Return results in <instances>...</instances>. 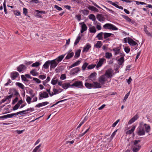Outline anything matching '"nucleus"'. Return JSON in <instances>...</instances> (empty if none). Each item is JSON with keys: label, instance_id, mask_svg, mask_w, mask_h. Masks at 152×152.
Here are the masks:
<instances>
[{"label": "nucleus", "instance_id": "obj_15", "mask_svg": "<svg viewBox=\"0 0 152 152\" xmlns=\"http://www.w3.org/2000/svg\"><path fill=\"white\" fill-rule=\"evenodd\" d=\"M128 43L131 45L134 46L137 45V43L131 38H128Z\"/></svg>", "mask_w": 152, "mask_h": 152}, {"label": "nucleus", "instance_id": "obj_23", "mask_svg": "<svg viewBox=\"0 0 152 152\" xmlns=\"http://www.w3.org/2000/svg\"><path fill=\"white\" fill-rule=\"evenodd\" d=\"M65 55L60 56L54 59V60H56V61H57L58 64L62 60L64 57Z\"/></svg>", "mask_w": 152, "mask_h": 152}, {"label": "nucleus", "instance_id": "obj_24", "mask_svg": "<svg viewBox=\"0 0 152 152\" xmlns=\"http://www.w3.org/2000/svg\"><path fill=\"white\" fill-rule=\"evenodd\" d=\"M50 60L46 61L43 65V68L46 69H48L50 64Z\"/></svg>", "mask_w": 152, "mask_h": 152}, {"label": "nucleus", "instance_id": "obj_12", "mask_svg": "<svg viewBox=\"0 0 152 152\" xmlns=\"http://www.w3.org/2000/svg\"><path fill=\"white\" fill-rule=\"evenodd\" d=\"M80 24H82L81 26V33H83L84 31H86L87 30V27L86 26V24L84 23L83 22L82 23H80Z\"/></svg>", "mask_w": 152, "mask_h": 152}, {"label": "nucleus", "instance_id": "obj_2", "mask_svg": "<svg viewBox=\"0 0 152 152\" xmlns=\"http://www.w3.org/2000/svg\"><path fill=\"white\" fill-rule=\"evenodd\" d=\"M113 74V71L111 69H110L106 71L104 75L108 79L112 77Z\"/></svg>", "mask_w": 152, "mask_h": 152}, {"label": "nucleus", "instance_id": "obj_48", "mask_svg": "<svg viewBox=\"0 0 152 152\" xmlns=\"http://www.w3.org/2000/svg\"><path fill=\"white\" fill-rule=\"evenodd\" d=\"M88 65V63L87 62L85 63L82 66V69L83 70H84Z\"/></svg>", "mask_w": 152, "mask_h": 152}, {"label": "nucleus", "instance_id": "obj_31", "mask_svg": "<svg viewBox=\"0 0 152 152\" xmlns=\"http://www.w3.org/2000/svg\"><path fill=\"white\" fill-rule=\"evenodd\" d=\"M88 8L91 11L97 12L98 11V10L95 7L92 6H89Z\"/></svg>", "mask_w": 152, "mask_h": 152}, {"label": "nucleus", "instance_id": "obj_17", "mask_svg": "<svg viewBox=\"0 0 152 152\" xmlns=\"http://www.w3.org/2000/svg\"><path fill=\"white\" fill-rule=\"evenodd\" d=\"M91 48V45L89 43H87L84 47L83 51V52H87Z\"/></svg>", "mask_w": 152, "mask_h": 152}, {"label": "nucleus", "instance_id": "obj_43", "mask_svg": "<svg viewBox=\"0 0 152 152\" xmlns=\"http://www.w3.org/2000/svg\"><path fill=\"white\" fill-rule=\"evenodd\" d=\"M25 112H26V110H23L21 111H20L15 113H13L14 116L17 115L19 114H25L24 113Z\"/></svg>", "mask_w": 152, "mask_h": 152}, {"label": "nucleus", "instance_id": "obj_58", "mask_svg": "<svg viewBox=\"0 0 152 152\" xmlns=\"http://www.w3.org/2000/svg\"><path fill=\"white\" fill-rule=\"evenodd\" d=\"M14 14L15 15L19 16L20 15V12L18 10H16L15 11Z\"/></svg>", "mask_w": 152, "mask_h": 152}, {"label": "nucleus", "instance_id": "obj_56", "mask_svg": "<svg viewBox=\"0 0 152 152\" xmlns=\"http://www.w3.org/2000/svg\"><path fill=\"white\" fill-rule=\"evenodd\" d=\"M35 11L38 14H39V13L45 14L46 13L44 11H40L36 10Z\"/></svg>", "mask_w": 152, "mask_h": 152}, {"label": "nucleus", "instance_id": "obj_51", "mask_svg": "<svg viewBox=\"0 0 152 152\" xmlns=\"http://www.w3.org/2000/svg\"><path fill=\"white\" fill-rule=\"evenodd\" d=\"M13 91L14 92V95L17 96L18 95H19V94L18 93V91L17 90L15 89L14 88L13 89Z\"/></svg>", "mask_w": 152, "mask_h": 152}, {"label": "nucleus", "instance_id": "obj_63", "mask_svg": "<svg viewBox=\"0 0 152 152\" xmlns=\"http://www.w3.org/2000/svg\"><path fill=\"white\" fill-rule=\"evenodd\" d=\"M21 78L22 80L24 81H28V80L26 78V77L23 75H21Z\"/></svg>", "mask_w": 152, "mask_h": 152}, {"label": "nucleus", "instance_id": "obj_35", "mask_svg": "<svg viewBox=\"0 0 152 152\" xmlns=\"http://www.w3.org/2000/svg\"><path fill=\"white\" fill-rule=\"evenodd\" d=\"M89 31L91 33H95L96 32V30L95 27L94 26L90 27L89 28Z\"/></svg>", "mask_w": 152, "mask_h": 152}, {"label": "nucleus", "instance_id": "obj_33", "mask_svg": "<svg viewBox=\"0 0 152 152\" xmlns=\"http://www.w3.org/2000/svg\"><path fill=\"white\" fill-rule=\"evenodd\" d=\"M74 53L73 52L71 53H68L67 56H66L65 58L68 59L72 58L74 56Z\"/></svg>", "mask_w": 152, "mask_h": 152}, {"label": "nucleus", "instance_id": "obj_40", "mask_svg": "<svg viewBox=\"0 0 152 152\" xmlns=\"http://www.w3.org/2000/svg\"><path fill=\"white\" fill-rule=\"evenodd\" d=\"M88 17L89 19L92 20L93 21H95L96 20L95 15L93 14L89 15Z\"/></svg>", "mask_w": 152, "mask_h": 152}, {"label": "nucleus", "instance_id": "obj_27", "mask_svg": "<svg viewBox=\"0 0 152 152\" xmlns=\"http://www.w3.org/2000/svg\"><path fill=\"white\" fill-rule=\"evenodd\" d=\"M135 126H134L132 127L131 129L127 131L126 132V134H130L133 133L135 129Z\"/></svg>", "mask_w": 152, "mask_h": 152}, {"label": "nucleus", "instance_id": "obj_16", "mask_svg": "<svg viewBox=\"0 0 152 152\" xmlns=\"http://www.w3.org/2000/svg\"><path fill=\"white\" fill-rule=\"evenodd\" d=\"M93 88H100L102 87L101 84L99 82V83L97 82H93Z\"/></svg>", "mask_w": 152, "mask_h": 152}, {"label": "nucleus", "instance_id": "obj_39", "mask_svg": "<svg viewBox=\"0 0 152 152\" xmlns=\"http://www.w3.org/2000/svg\"><path fill=\"white\" fill-rule=\"evenodd\" d=\"M81 38V37L80 36H78L77 37L75 42L74 43V45L75 46L77 45V44L79 43L80 41Z\"/></svg>", "mask_w": 152, "mask_h": 152}, {"label": "nucleus", "instance_id": "obj_4", "mask_svg": "<svg viewBox=\"0 0 152 152\" xmlns=\"http://www.w3.org/2000/svg\"><path fill=\"white\" fill-rule=\"evenodd\" d=\"M71 86H75L78 88H82L83 87V83L81 81H76L72 84Z\"/></svg>", "mask_w": 152, "mask_h": 152}, {"label": "nucleus", "instance_id": "obj_55", "mask_svg": "<svg viewBox=\"0 0 152 152\" xmlns=\"http://www.w3.org/2000/svg\"><path fill=\"white\" fill-rule=\"evenodd\" d=\"M33 80L35 81L37 83H41V81L37 78H33Z\"/></svg>", "mask_w": 152, "mask_h": 152}, {"label": "nucleus", "instance_id": "obj_13", "mask_svg": "<svg viewBox=\"0 0 152 152\" xmlns=\"http://www.w3.org/2000/svg\"><path fill=\"white\" fill-rule=\"evenodd\" d=\"M96 18L100 22H103L105 20V18L103 15L101 14H98L96 16Z\"/></svg>", "mask_w": 152, "mask_h": 152}, {"label": "nucleus", "instance_id": "obj_8", "mask_svg": "<svg viewBox=\"0 0 152 152\" xmlns=\"http://www.w3.org/2000/svg\"><path fill=\"white\" fill-rule=\"evenodd\" d=\"M80 70V69L79 67H76L72 69L70 72V74L73 75L77 73Z\"/></svg>", "mask_w": 152, "mask_h": 152}, {"label": "nucleus", "instance_id": "obj_14", "mask_svg": "<svg viewBox=\"0 0 152 152\" xmlns=\"http://www.w3.org/2000/svg\"><path fill=\"white\" fill-rule=\"evenodd\" d=\"M105 60V59L103 58L99 59V61L96 65V67L97 68H98L101 66L102 65Z\"/></svg>", "mask_w": 152, "mask_h": 152}, {"label": "nucleus", "instance_id": "obj_52", "mask_svg": "<svg viewBox=\"0 0 152 152\" xmlns=\"http://www.w3.org/2000/svg\"><path fill=\"white\" fill-rule=\"evenodd\" d=\"M124 50L127 53H128L130 51V48H128L127 47H125L124 48Z\"/></svg>", "mask_w": 152, "mask_h": 152}, {"label": "nucleus", "instance_id": "obj_19", "mask_svg": "<svg viewBox=\"0 0 152 152\" xmlns=\"http://www.w3.org/2000/svg\"><path fill=\"white\" fill-rule=\"evenodd\" d=\"M104 39H107L108 37H114V35L113 34L109 33H104Z\"/></svg>", "mask_w": 152, "mask_h": 152}, {"label": "nucleus", "instance_id": "obj_41", "mask_svg": "<svg viewBox=\"0 0 152 152\" xmlns=\"http://www.w3.org/2000/svg\"><path fill=\"white\" fill-rule=\"evenodd\" d=\"M112 56V54L109 52H107L105 53V57L108 59L110 58Z\"/></svg>", "mask_w": 152, "mask_h": 152}, {"label": "nucleus", "instance_id": "obj_34", "mask_svg": "<svg viewBox=\"0 0 152 152\" xmlns=\"http://www.w3.org/2000/svg\"><path fill=\"white\" fill-rule=\"evenodd\" d=\"M144 126L146 132L147 133L149 132L151 129L150 126L146 124H144Z\"/></svg>", "mask_w": 152, "mask_h": 152}, {"label": "nucleus", "instance_id": "obj_54", "mask_svg": "<svg viewBox=\"0 0 152 152\" xmlns=\"http://www.w3.org/2000/svg\"><path fill=\"white\" fill-rule=\"evenodd\" d=\"M130 92L129 91V92H128L125 96L124 99V101H125L126 99L128 98L129 94H130Z\"/></svg>", "mask_w": 152, "mask_h": 152}, {"label": "nucleus", "instance_id": "obj_62", "mask_svg": "<svg viewBox=\"0 0 152 152\" xmlns=\"http://www.w3.org/2000/svg\"><path fill=\"white\" fill-rule=\"evenodd\" d=\"M119 121H120L119 119H118V120H117L115 122H114L113 124L112 127H115Z\"/></svg>", "mask_w": 152, "mask_h": 152}, {"label": "nucleus", "instance_id": "obj_3", "mask_svg": "<svg viewBox=\"0 0 152 152\" xmlns=\"http://www.w3.org/2000/svg\"><path fill=\"white\" fill-rule=\"evenodd\" d=\"M137 134L139 136L143 135L145 134V132L144 127L140 125L137 129Z\"/></svg>", "mask_w": 152, "mask_h": 152}, {"label": "nucleus", "instance_id": "obj_20", "mask_svg": "<svg viewBox=\"0 0 152 152\" xmlns=\"http://www.w3.org/2000/svg\"><path fill=\"white\" fill-rule=\"evenodd\" d=\"M14 116L13 113L8 114L5 115L0 116V118L5 119L8 118H10Z\"/></svg>", "mask_w": 152, "mask_h": 152}, {"label": "nucleus", "instance_id": "obj_61", "mask_svg": "<svg viewBox=\"0 0 152 152\" xmlns=\"http://www.w3.org/2000/svg\"><path fill=\"white\" fill-rule=\"evenodd\" d=\"M13 96V94H11L9 96H6V100H9L11 98H12V97Z\"/></svg>", "mask_w": 152, "mask_h": 152}, {"label": "nucleus", "instance_id": "obj_53", "mask_svg": "<svg viewBox=\"0 0 152 152\" xmlns=\"http://www.w3.org/2000/svg\"><path fill=\"white\" fill-rule=\"evenodd\" d=\"M23 13L26 16L27 15L28 13L27 9L25 8H24L23 9Z\"/></svg>", "mask_w": 152, "mask_h": 152}, {"label": "nucleus", "instance_id": "obj_29", "mask_svg": "<svg viewBox=\"0 0 152 152\" xmlns=\"http://www.w3.org/2000/svg\"><path fill=\"white\" fill-rule=\"evenodd\" d=\"M121 57L118 60V63L120 65H121L124 62V56Z\"/></svg>", "mask_w": 152, "mask_h": 152}, {"label": "nucleus", "instance_id": "obj_9", "mask_svg": "<svg viewBox=\"0 0 152 152\" xmlns=\"http://www.w3.org/2000/svg\"><path fill=\"white\" fill-rule=\"evenodd\" d=\"M96 73L95 72H94L91 74L89 76L88 78L89 79L91 80L92 81H94L96 80Z\"/></svg>", "mask_w": 152, "mask_h": 152}, {"label": "nucleus", "instance_id": "obj_7", "mask_svg": "<svg viewBox=\"0 0 152 152\" xmlns=\"http://www.w3.org/2000/svg\"><path fill=\"white\" fill-rule=\"evenodd\" d=\"M49 97L48 94L46 92H40L39 96V100H41L43 98H46Z\"/></svg>", "mask_w": 152, "mask_h": 152}, {"label": "nucleus", "instance_id": "obj_30", "mask_svg": "<svg viewBox=\"0 0 152 152\" xmlns=\"http://www.w3.org/2000/svg\"><path fill=\"white\" fill-rule=\"evenodd\" d=\"M85 86L87 88L90 89L91 88H93V84L88 83H85Z\"/></svg>", "mask_w": 152, "mask_h": 152}, {"label": "nucleus", "instance_id": "obj_50", "mask_svg": "<svg viewBox=\"0 0 152 152\" xmlns=\"http://www.w3.org/2000/svg\"><path fill=\"white\" fill-rule=\"evenodd\" d=\"M95 64H91L89 65L88 67L87 68L89 69H93L96 66Z\"/></svg>", "mask_w": 152, "mask_h": 152}, {"label": "nucleus", "instance_id": "obj_22", "mask_svg": "<svg viewBox=\"0 0 152 152\" xmlns=\"http://www.w3.org/2000/svg\"><path fill=\"white\" fill-rule=\"evenodd\" d=\"M48 104H49V102H43L36 105L35 107H40L42 106H45Z\"/></svg>", "mask_w": 152, "mask_h": 152}, {"label": "nucleus", "instance_id": "obj_64", "mask_svg": "<svg viewBox=\"0 0 152 152\" xmlns=\"http://www.w3.org/2000/svg\"><path fill=\"white\" fill-rule=\"evenodd\" d=\"M60 78L62 80L65 79L66 78V76L65 74H62Z\"/></svg>", "mask_w": 152, "mask_h": 152}, {"label": "nucleus", "instance_id": "obj_1", "mask_svg": "<svg viewBox=\"0 0 152 152\" xmlns=\"http://www.w3.org/2000/svg\"><path fill=\"white\" fill-rule=\"evenodd\" d=\"M103 27L105 29H107L113 30H117L118 28L115 26L110 23H107L104 24Z\"/></svg>", "mask_w": 152, "mask_h": 152}, {"label": "nucleus", "instance_id": "obj_11", "mask_svg": "<svg viewBox=\"0 0 152 152\" xmlns=\"http://www.w3.org/2000/svg\"><path fill=\"white\" fill-rule=\"evenodd\" d=\"M141 147V146L138 144V145H132V148L133 152H137L140 150Z\"/></svg>", "mask_w": 152, "mask_h": 152}, {"label": "nucleus", "instance_id": "obj_37", "mask_svg": "<svg viewBox=\"0 0 152 152\" xmlns=\"http://www.w3.org/2000/svg\"><path fill=\"white\" fill-rule=\"evenodd\" d=\"M16 86H18L20 88L22 89H24L25 87L24 85L20 83L17 82L16 83Z\"/></svg>", "mask_w": 152, "mask_h": 152}, {"label": "nucleus", "instance_id": "obj_49", "mask_svg": "<svg viewBox=\"0 0 152 152\" xmlns=\"http://www.w3.org/2000/svg\"><path fill=\"white\" fill-rule=\"evenodd\" d=\"M29 94L31 95V97H33L35 96V94L34 93V91L32 89H31L29 91Z\"/></svg>", "mask_w": 152, "mask_h": 152}, {"label": "nucleus", "instance_id": "obj_59", "mask_svg": "<svg viewBox=\"0 0 152 152\" xmlns=\"http://www.w3.org/2000/svg\"><path fill=\"white\" fill-rule=\"evenodd\" d=\"M19 106L17 104L15 105V106H14L13 108V110H16L18 109L19 107Z\"/></svg>", "mask_w": 152, "mask_h": 152}, {"label": "nucleus", "instance_id": "obj_38", "mask_svg": "<svg viewBox=\"0 0 152 152\" xmlns=\"http://www.w3.org/2000/svg\"><path fill=\"white\" fill-rule=\"evenodd\" d=\"M70 86V84L69 83H66L63 84L62 85V87L64 89H66L69 86Z\"/></svg>", "mask_w": 152, "mask_h": 152}, {"label": "nucleus", "instance_id": "obj_5", "mask_svg": "<svg viewBox=\"0 0 152 152\" xmlns=\"http://www.w3.org/2000/svg\"><path fill=\"white\" fill-rule=\"evenodd\" d=\"M107 81V78L103 75L101 76L99 78V81L102 85L104 84Z\"/></svg>", "mask_w": 152, "mask_h": 152}, {"label": "nucleus", "instance_id": "obj_21", "mask_svg": "<svg viewBox=\"0 0 152 152\" xmlns=\"http://www.w3.org/2000/svg\"><path fill=\"white\" fill-rule=\"evenodd\" d=\"M26 69V67L23 64H21L18 67L17 70L20 72Z\"/></svg>", "mask_w": 152, "mask_h": 152}, {"label": "nucleus", "instance_id": "obj_18", "mask_svg": "<svg viewBox=\"0 0 152 152\" xmlns=\"http://www.w3.org/2000/svg\"><path fill=\"white\" fill-rule=\"evenodd\" d=\"M19 74L17 72H13L11 74V77L12 80H14L18 77Z\"/></svg>", "mask_w": 152, "mask_h": 152}, {"label": "nucleus", "instance_id": "obj_28", "mask_svg": "<svg viewBox=\"0 0 152 152\" xmlns=\"http://www.w3.org/2000/svg\"><path fill=\"white\" fill-rule=\"evenodd\" d=\"M102 45V42L100 41H98L97 42L96 44L94 45V47L98 48H101Z\"/></svg>", "mask_w": 152, "mask_h": 152}, {"label": "nucleus", "instance_id": "obj_57", "mask_svg": "<svg viewBox=\"0 0 152 152\" xmlns=\"http://www.w3.org/2000/svg\"><path fill=\"white\" fill-rule=\"evenodd\" d=\"M54 8L59 11L62 10H63L61 7L58 6L57 5H55L54 6Z\"/></svg>", "mask_w": 152, "mask_h": 152}, {"label": "nucleus", "instance_id": "obj_45", "mask_svg": "<svg viewBox=\"0 0 152 152\" xmlns=\"http://www.w3.org/2000/svg\"><path fill=\"white\" fill-rule=\"evenodd\" d=\"M26 101L28 104H30L31 102V100L32 97H30L29 96H28L27 95L26 96Z\"/></svg>", "mask_w": 152, "mask_h": 152}, {"label": "nucleus", "instance_id": "obj_47", "mask_svg": "<svg viewBox=\"0 0 152 152\" xmlns=\"http://www.w3.org/2000/svg\"><path fill=\"white\" fill-rule=\"evenodd\" d=\"M58 80V79L55 80V78H54L52 80L51 83L53 85H55L57 83Z\"/></svg>", "mask_w": 152, "mask_h": 152}, {"label": "nucleus", "instance_id": "obj_6", "mask_svg": "<svg viewBox=\"0 0 152 152\" xmlns=\"http://www.w3.org/2000/svg\"><path fill=\"white\" fill-rule=\"evenodd\" d=\"M50 70H52V69L55 68L58 65V63L56 61V60L53 59L51 61H50Z\"/></svg>", "mask_w": 152, "mask_h": 152}, {"label": "nucleus", "instance_id": "obj_60", "mask_svg": "<svg viewBox=\"0 0 152 152\" xmlns=\"http://www.w3.org/2000/svg\"><path fill=\"white\" fill-rule=\"evenodd\" d=\"M46 77V76L45 75H40L39 76V78L40 79L42 80H43L45 79Z\"/></svg>", "mask_w": 152, "mask_h": 152}, {"label": "nucleus", "instance_id": "obj_46", "mask_svg": "<svg viewBox=\"0 0 152 152\" xmlns=\"http://www.w3.org/2000/svg\"><path fill=\"white\" fill-rule=\"evenodd\" d=\"M83 14L84 15H88L89 13V11L87 10H81Z\"/></svg>", "mask_w": 152, "mask_h": 152}, {"label": "nucleus", "instance_id": "obj_10", "mask_svg": "<svg viewBox=\"0 0 152 152\" xmlns=\"http://www.w3.org/2000/svg\"><path fill=\"white\" fill-rule=\"evenodd\" d=\"M138 115L136 114L128 122V124H131L135 121L137 120L139 118Z\"/></svg>", "mask_w": 152, "mask_h": 152}, {"label": "nucleus", "instance_id": "obj_44", "mask_svg": "<svg viewBox=\"0 0 152 152\" xmlns=\"http://www.w3.org/2000/svg\"><path fill=\"white\" fill-rule=\"evenodd\" d=\"M41 64L39 62H36L35 63L31 65V66L32 67H37L39 66L40 65H41Z\"/></svg>", "mask_w": 152, "mask_h": 152}, {"label": "nucleus", "instance_id": "obj_26", "mask_svg": "<svg viewBox=\"0 0 152 152\" xmlns=\"http://www.w3.org/2000/svg\"><path fill=\"white\" fill-rule=\"evenodd\" d=\"M113 50L114 51L115 55H117L120 52V49L119 47L114 48L113 49Z\"/></svg>", "mask_w": 152, "mask_h": 152}, {"label": "nucleus", "instance_id": "obj_42", "mask_svg": "<svg viewBox=\"0 0 152 152\" xmlns=\"http://www.w3.org/2000/svg\"><path fill=\"white\" fill-rule=\"evenodd\" d=\"M53 90V95L58 94L59 93L58 90L56 88L55 86H54Z\"/></svg>", "mask_w": 152, "mask_h": 152}, {"label": "nucleus", "instance_id": "obj_32", "mask_svg": "<svg viewBox=\"0 0 152 152\" xmlns=\"http://www.w3.org/2000/svg\"><path fill=\"white\" fill-rule=\"evenodd\" d=\"M104 34V33L101 32L99 33L96 36V37L98 38L99 40L102 39V35Z\"/></svg>", "mask_w": 152, "mask_h": 152}, {"label": "nucleus", "instance_id": "obj_36", "mask_svg": "<svg viewBox=\"0 0 152 152\" xmlns=\"http://www.w3.org/2000/svg\"><path fill=\"white\" fill-rule=\"evenodd\" d=\"M80 52L81 50L80 49H78L75 52V58H78L80 56Z\"/></svg>", "mask_w": 152, "mask_h": 152}, {"label": "nucleus", "instance_id": "obj_25", "mask_svg": "<svg viewBox=\"0 0 152 152\" xmlns=\"http://www.w3.org/2000/svg\"><path fill=\"white\" fill-rule=\"evenodd\" d=\"M81 61L80 60L77 61L76 62H75L71 65L69 66V69L72 68L73 67L77 66L79 65Z\"/></svg>", "mask_w": 152, "mask_h": 152}]
</instances>
